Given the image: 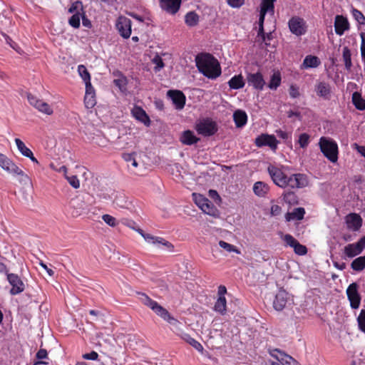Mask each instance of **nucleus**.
<instances>
[{
  "mask_svg": "<svg viewBox=\"0 0 365 365\" xmlns=\"http://www.w3.org/2000/svg\"><path fill=\"white\" fill-rule=\"evenodd\" d=\"M289 168L269 164L267 172L273 181L282 188L300 189L309 185V178L304 173H289Z\"/></svg>",
  "mask_w": 365,
  "mask_h": 365,
  "instance_id": "f257e3e1",
  "label": "nucleus"
},
{
  "mask_svg": "<svg viewBox=\"0 0 365 365\" xmlns=\"http://www.w3.org/2000/svg\"><path fill=\"white\" fill-rule=\"evenodd\" d=\"M195 62L199 71L208 78L214 79L220 76V65L212 54H198L195 58Z\"/></svg>",
  "mask_w": 365,
  "mask_h": 365,
  "instance_id": "f03ea898",
  "label": "nucleus"
},
{
  "mask_svg": "<svg viewBox=\"0 0 365 365\" xmlns=\"http://www.w3.org/2000/svg\"><path fill=\"white\" fill-rule=\"evenodd\" d=\"M140 299L144 305L150 308L157 315L170 324L177 325L180 324L179 321L172 317L166 309L160 305L156 301L150 298L147 294H140Z\"/></svg>",
  "mask_w": 365,
  "mask_h": 365,
  "instance_id": "7ed1b4c3",
  "label": "nucleus"
},
{
  "mask_svg": "<svg viewBox=\"0 0 365 365\" xmlns=\"http://www.w3.org/2000/svg\"><path fill=\"white\" fill-rule=\"evenodd\" d=\"M319 146L323 155L331 163L338 160L339 147L336 142L327 137H321L319 140Z\"/></svg>",
  "mask_w": 365,
  "mask_h": 365,
  "instance_id": "20e7f679",
  "label": "nucleus"
},
{
  "mask_svg": "<svg viewBox=\"0 0 365 365\" xmlns=\"http://www.w3.org/2000/svg\"><path fill=\"white\" fill-rule=\"evenodd\" d=\"M195 130L200 135L211 136L217 131V126L215 121L210 118H205L196 124Z\"/></svg>",
  "mask_w": 365,
  "mask_h": 365,
  "instance_id": "39448f33",
  "label": "nucleus"
},
{
  "mask_svg": "<svg viewBox=\"0 0 365 365\" xmlns=\"http://www.w3.org/2000/svg\"><path fill=\"white\" fill-rule=\"evenodd\" d=\"M132 21L124 16H120L115 22V28L120 36L128 38L131 35Z\"/></svg>",
  "mask_w": 365,
  "mask_h": 365,
  "instance_id": "423d86ee",
  "label": "nucleus"
},
{
  "mask_svg": "<svg viewBox=\"0 0 365 365\" xmlns=\"http://www.w3.org/2000/svg\"><path fill=\"white\" fill-rule=\"evenodd\" d=\"M7 280L11 286V289L10 290V294L11 295H16L24 291V283L16 274H7Z\"/></svg>",
  "mask_w": 365,
  "mask_h": 365,
  "instance_id": "0eeeda50",
  "label": "nucleus"
},
{
  "mask_svg": "<svg viewBox=\"0 0 365 365\" xmlns=\"http://www.w3.org/2000/svg\"><path fill=\"white\" fill-rule=\"evenodd\" d=\"M346 294L352 309H358L361 303V296L358 292L356 283H351L346 289Z\"/></svg>",
  "mask_w": 365,
  "mask_h": 365,
  "instance_id": "6e6552de",
  "label": "nucleus"
},
{
  "mask_svg": "<svg viewBox=\"0 0 365 365\" xmlns=\"http://www.w3.org/2000/svg\"><path fill=\"white\" fill-rule=\"evenodd\" d=\"M255 143L258 148L269 146L272 150H275L277 148L278 141L274 135L262 134L255 138Z\"/></svg>",
  "mask_w": 365,
  "mask_h": 365,
  "instance_id": "1a4fd4ad",
  "label": "nucleus"
},
{
  "mask_svg": "<svg viewBox=\"0 0 365 365\" xmlns=\"http://www.w3.org/2000/svg\"><path fill=\"white\" fill-rule=\"evenodd\" d=\"M288 24L290 31L297 36H302L306 33L305 22L299 16L292 17Z\"/></svg>",
  "mask_w": 365,
  "mask_h": 365,
  "instance_id": "9d476101",
  "label": "nucleus"
},
{
  "mask_svg": "<svg viewBox=\"0 0 365 365\" xmlns=\"http://www.w3.org/2000/svg\"><path fill=\"white\" fill-rule=\"evenodd\" d=\"M247 82L257 91H262L265 85V81L260 72L249 73L247 75Z\"/></svg>",
  "mask_w": 365,
  "mask_h": 365,
  "instance_id": "9b49d317",
  "label": "nucleus"
},
{
  "mask_svg": "<svg viewBox=\"0 0 365 365\" xmlns=\"http://www.w3.org/2000/svg\"><path fill=\"white\" fill-rule=\"evenodd\" d=\"M160 6L166 13L175 15L180 10L182 0H159Z\"/></svg>",
  "mask_w": 365,
  "mask_h": 365,
  "instance_id": "f8f14e48",
  "label": "nucleus"
},
{
  "mask_svg": "<svg viewBox=\"0 0 365 365\" xmlns=\"http://www.w3.org/2000/svg\"><path fill=\"white\" fill-rule=\"evenodd\" d=\"M289 299V294L284 289H280L275 295L273 307L277 311H282Z\"/></svg>",
  "mask_w": 365,
  "mask_h": 365,
  "instance_id": "ddd939ff",
  "label": "nucleus"
},
{
  "mask_svg": "<svg viewBox=\"0 0 365 365\" xmlns=\"http://www.w3.org/2000/svg\"><path fill=\"white\" fill-rule=\"evenodd\" d=\"M314 91L317 96L324 100H329L331 96V87L328 82L318 81L314 86Z\"/></svg>",
  "mask_w": 365,
  "mask_h": 365,
  "instance_id": "4468645a",
  "label": "nucleus"
},
{
  "mask_svg": "<svg viewBox=\"0 0 365 365\" xmlns=\"http://www.w3.org/2000/svg\"><path fill=\"white\" fill-rule=\"evenodd\" d=\"M271 356L275 358L282 365H299V363L292 356L285 354L278 349L271 352Z\"/></svg>",
  "mask_w": 365,
  "mask_h": 365,
  "instance_id": "2eb2a0df",
  "label": "nucleus"
},
{
  "mask_svg": "<svg viewBox=\"0 0 365 365\" xmlns=\"http://www.w3.org/2000/svg\"><path fill=\"white\" fill-rule=\"evenodd\" d=\"M168 96L172 100L176 109L181 110L184 108L186 98L182 91L178 90H170L168 91Z\"/></svg>",
  "mask_w": 365,
  "mask_h": 365,
  "instance_id": "dca6fc26",
  "label": "nucleus"
},
{
  "mask_svg": "<svg viewBox=\"0 0 365 365\" xmlns=\"http://www.w3.org/2000/svg\"><path fill=\"white\" fill-rule=\"evenodd\" d=\"M137 232L145 239L146 242L153 245H163L168 248H173V245L163 237H156L150 234L145 233L143 230L138 229Z\"/></svg>",
  "mask_w": 365,
  "mask_h": 365,
  "instance_id": "f3484780",
  "label": "nucleus"
},
{
  "mask_svg": "<svg viewBox=\"0 0 365 365\" xmlns=\"http://www.w3.org/2000/svg\"><path fill=\"white\" fill-rule=\"evenodd\" d=\"M349 29V24L346 17L336 15L334 21V29L337 35L341 36Z\"/></svg>",
  "mask_w": 365,
  "mask_h": 365,
  "instance_id": "a211bd4d",
  "label": "nucleus"
},
{
  "mask_svg": "<svg viewBox=\"0 0 365 365\" xmlns=\"http://www.w3.org/2000/svg\"><path fill=\"white\" fill-rule=\"evenodd\" d=\"M346 223L349 230H358L362 225V219L356 213L349 214L346 217Z\"/></svg>",
  "mask_w": 365,
  "mask_h": 365,
  "instance_id": "6ab92c4d",
  "label": "nucleus"
},
{
  "mask_svg": "<svg viewBox=\"0 0 365 365\" xmlns=\"http://www.w3.org/2000/svg\"><path fill=\"white\" fill-rule=\"evenodd\" d=\"M277 0H262L259 26L263 25L264 16L267 12H274V3Z\"/></svg>",
  "mask_w": 365,
  "mask_h": 365,
  "instance_id": "aec40b11",
  "label": "nucleus"
},
{
  "mask_svg": "<svg viewBox=\"0 0 365 365\" xmlns=\"http://www.w3.org/2000/svg\"><path fill=\"white\" fill-rule=\"evenodd\" d=\"M133 116L138 121L143 123L145 125L149 126L150 120L146 112L140 106H135L132 109Z\"/></svg>",
  "mask_w": 365,
  "mask_h": 365,
  "instance_id": "412c9836",
  "label": "nucleus"
},
{
  "mask_svg": "<svg viewBox=\"0 0 365 365\" xmlns=\"http://www.w3.org/2000/svg\"><path fill=\"white\" fill-rule=\"evenodd\" d=\"M180 140L183 145H192L197 143L200 138L195 135L192 131L187 130L182 132Z\"/></svg>",
  "mask_w": 365,
  "mask_h": 365,
  "instance_id": "4be33fe9",
  "label": "nucleus"
},
{
  "mask_svg": "<svg viewBox=\"0 0 365 365\" xmlns=\"http://www.w3.org/2000/svg\"><path fill=\"white\" fill-rule=\"evenodd\" d=\"M233 120L237 128H242L247 124V115L242 110H237L233 113Z\"/></svg>",
  "mask_w": 365,
  "mask_h": 365,
  "instance_id": "5701e85b",
  "label": "nucleus"
},
{
  "mask_svg": "<svg viewBox=\"0 0 365 365\" xmlns=\"http://www.w3.org/2000/svg\"><path fill=\"white\" fill-rule=\"evenodd\" d=\"M361 252L359 245L356 243L348 244L344 248V254L349 258H353Z\"/></svg>",
  "mask_w": 365,
  "mask_h": 365,
  "instance_id": "b1692460",
  "label": "nucleus"
},
{
  "mask_svg": "<svg viewBox=\"0 0 365 365\" xmlns=\"http://www.w3.org/2000/svg\"><path fill=\"white\" fill-rule=\"evenodd\" d=\"M305 215V210L303 207H297L291 212H287L285 215L286 220L289 222L291 220H301L304 218Z\"/></svg>",
  "mask_w": 365,
  "mask_h": 365,
  "instance_id": "393cba45",
  "label": "nucleus"
},
{
  "mask_svg": "<svg viewBox=\"0 0 365 365\" xmlns=\"http://www.w3.org/2000/svg\"><path fill=\"white\" fill-rule=\"evenodd\" d=\"M269 187L266 183L258 181L254 184L253 191L258 197H264L268 192Z\"/></svg>",
  "mask_w": 365,
  "mask_h": 365,
  "instance_id": "a878e982",
  "label": "nucleus"
},
{
  "mask_svg": "<svg viewBox=\"0 0 365 365\" xmlns=\"http://www.w3.org/2000/svg\"><path fill=\"white\" fill-rule=\"evenodd\" d=\"M321 64V61L317 56L309 55L303 61V67L305 68H317Z\"/></svg>",
  "mask_w": 365,
  "mask_h": 365,
  "instance_id": "bb28decb",
  "label": "nucleus"
},
{
  "mask_svg": "<svg viewBox=\"0 0 365 365\" xmlns=\"http://www.w3.org/2000/svg\"><path fill=\"white\" fill-rule=\"evenodd\" d=\"M228 84L232 89H240L245 86V81L241 74L235 75L228 81Z\"/></svg>",
  "mask_w": 365,
  "mask_h": 365,
  "instance_id": "cd10ccee",
  "label": "nucleus"
},
{
  "mask_svg": "<svg viewBox=\"0 0 365 365\" xmlns=\"http://www.w3.org/2000/svg\"><path fill=\"white\" fill-rule=\"evenodd\" d=\"M214 310L216 312L220 313L222 315H225L227 313V300L225 297H218L215 306Z\"/></svg>",
  "mask_w": 365,
  "mask_h": 365,
  "instance_id": "c85d7f7f",
  "label": "nucleus"
},
{
  "mask_svg": "<svg viewBox=\"0 0 365 365\" xmlns=\"http://www.w3.org/2000/svg\"><path fill=\"white\" fill-rule=\"evenodd\" d=\"M8 168H6V172L13 175H20L28 178L27 175L24 173V172L12 160H9Z\"/></svg>",
  "mask_w": 365,
  "mask_h": 365,
  "instance_id": "c756f323",
  "label": "nucleus"
},
{
  "mask_svg": "<svg viewBox=\"0 0 365 365\" xmlns=\"http://www.w3.org/2000/svg\"><path fill=\"white\" fill-rule=\"evenodd\" d=\"M181 338L198 351L202 352L203 351L202 345L194 338L191 337L190 334L186 333L182 334Z\"/></svg>",
  "mask_w": 365,
  "mask_h": 365,
  "instance_id": "7c9ffc66",
  "label": "nucleus"
},
{
  "mask_svg": "<svg viewBox=\"0 0 365 365\" xmlns=\"http://www.w3.org/2000/svg\"><path fill=\"white\" fill-rule=\"evenodd\" d=\"M342 58L345 68L347 71H350L352 67L351 53L350 49L347 46H344L343 48Z\"/></svg>",
  "mask_w": 365,
  "mask_h": 365,
  "instance_id": "2f4dec72",
  "label": "nucleus"
},
{
  "mask_svg": "<svg viewBox=\"0 0 365 365\" xmlns=\"http://www.w3.org/2000/svg\"><path fill=\"white\" fill-rule=\"evenodd\" d=\"M352 103L358 110H365V100L361 98V93L354 92L352 94Z\"/></svg>",
  "mask_w": 365,
  "mask_h": 365,
  "instance_id": "473e14b6",
  "label": "nucleus"
},
{
  "mask_svg": "<svg viewBox=\"0 0 365 365\" xmlns=\"http://www.w3.org/2000/svg\"><path fill=\"white\" fill-rule=\"evenodd\" d=\"M185 22L188 26H195L199 22V16L195 11H190L185 16Z\"/></svg>",
  "mask_w": 365,
  "mask_h": 365,
  "instance_id": "72a5a7b5",
  "label": "nucleus"
},
{
  "mask_svg": "<svg viewBox=\"0 0 365 365\" xmlns=\"http://www.w3.org/2000/svg\"><path fill=\"white\" fill-rule=\"evenodd\" d=\"M351 267L356 272H360L365 269V255L354 259L351 264Z\"/></svg>",
  "mask_w": 365,
  "mask_h": 365,
  "instance_id": "f704fd0d",
  "label": "nucleus"
},
{
  "mask_svg": "<svg viewBox=\"0 0 365 365\" xmlns=\"http://www.w3.org/2000/svg\"><path fill=\"white\" fill-rule=\"evenodd\" d=\"M281 74L279 71L274 72L270 78L268 87L272 90H276L281 84Z\"/></svg>",
  "mask_w": 365,
  "mask_h": 365,
  "instance_id": "c9c22d12",
  "label": "nucleus"
},
{
  "mask_svg": "<svg viewBox=\"0 0 365 365\" xmlns=\"http://www.w3.org/2000/svg\"><path fill=\"white\" fill-rule=\"evenodd\" d=\"M34 108H36L38 111L49 115H51L53 112L50 105L40 99L38 100V103H36V106H35Z\"/></svg>",
  "mask_w": 365,
  "mask_h": 365,
  "instance_id": "e433bc0d",
  "label": "nucleus"
},
{
  "mask_svg": "<svg viewBox=\"0 0 365 365\" xmlns=\"http://www.w3.org/2000/svg\"><path fill=\"white\" fill-rule=\"evenodd\" d=\"M201 210L203 212L211 216H215L217 212V209L210 200L209 202L205 203Z\"/></svg>",
  "mask_w": 365,
  "mask_h": 365,
  "instance_id": "4c0bfd02",
  "label": "nucleus"
},
{
  "mask_svg": "<svg viewBox=\"0 0 365 365\" xmlns=\"http://www.w3.org/2000/svg\"><path fill=\"white\" fill-rule=\"evenodd\" d=\"M81 16H82V12L75 13L68 19V24L74 29H78L81 26Z\"/></svg>",
  "mask_w": 365,
  "mask_h": 365,
  "instance_id": "58836bf2",
  "label": "nucleus"
},
{
  "mask_svg": "<svg viewBox=\"0 0 365 365\" xmlns=\"http://www.w3.org/2000/svg\"><path fill=\"white\" fill-rule=\"evenodd\" d=\"M15 143L17 146L18 150L24 156L26 157L30 155L31 150L26 146L24 143L19 138L15 139Z\"/></svg>",
  "mask_w": 365,
  "mask_h": 365,
  "instance_id": "ea45409f",
  "label": "nucleus"
},
{
  "mask_svg": "<svg viewBox=\"0 0 365 365\" xmlns=\"http://www.w3.org/2000/svg\"><path fill=\"white\" fill-rule=\"evenodd\" d=\"M113 83L115 86H117L121 91H124L126 90V86L128 83L127 78L123 75H120L118 78H115L113 80Z\"/></svg>",
  "mask_w": 365,
  "mask_h": 365,
  "instance_id": "a19ab883",
  "label": "nucleus"
},
{
  "mask_svg": "<svg viewBox=\"0 0 365 365\" xmlns=\"http://www.w3.org/2000/svg\"><path fill=\"white\" fill-rule=\"evenodd\" d=\"M84 104L87 108H93L96 104V94H85Z\"/></svg>",
  "mask_w": 365,
  "mask_h": 365,
  "instance_id": "79ce46f5",
  "label": "nucleus"
},
{
  "mask_svg": "<svg viewBox=\"0 0 365 365\" xmlns=\"http://www.w3.org/2000/svg\"><path fill=\"white\" fill-rule=\"evenodd\" d=\"M78 72L84 83L91 81V75L84 65L78 66Z\"/></svg>",
  "mask_w": 365,
  "mask_h": 365,
  "instance_id": "37998d69",
  "label": "nucleus"
},
{
  "mask_svg": "<svg viewBox=\"0 0 365 365\" xmlns=\"http://www.w3.org/2000/svg\"><path fill=\"white\" fill-rule=\"evenodd\" d=\"M80 11L81 12L84 11L83 3L81 1H76L73 2L68 9V13L73 14L75 13L80 12Z\"/></svg>",
  "mask_w": 365,
  "mask_h": 365,
  "instance_id": "c03bdc74",
  "label": "nucleus"
},
{
  "mask_svg": "<svg viewBox=\"0 0 365 365\" xmlns=\"http://www.w3.org/2000/svg\"><path fill=\"white\" fill-rule=\"evenodd\" d=\"M193 200L195 204L201 209L206 202H209V200L201 194L193 193Z\"/></svg>",
  "mask_w": 365,
  "mask_h": 365,
  "instance_id": "a18cd8bd",
  "label": "nucleus"
},
{
  "mask_svg": "<svg viewBox=\"0 0 365 365\" xmlns=\"http://www.w3.org/2000/svg\"><path fill=\"white\" fill-rule=\"evenodd\" d=\"M352 16L354 19L361 25H365V16L364 14L356 9L351 10Z\"/></svg>",
  "mask_w": 365,
  "mask_h": 365,
  "instance_id": "49530a36",
  "label": "nucleus"
},
{
  "mask_svg": "<svg viewBox=\"0 0 365 365\" xmlns=\"http://www.w3.org/2000/svg\"><path fill=\"white\" fill-rule=\"evenodd\" d=\"M284 200L289 203L293 204L297 202V195L292 191H286L282 194Z\"/></svg>",
  "mask_w": 365,
  "mask_h": 365,
  "instance_id": "de8ad7c7",
  "label": "nucleus"
},
{
  "mask_svg": "<svg viewBox=\"0 0 365 365\" xmlns=\"http://www.w3.org/2000/svg\"><path fill=\"white\" fill-rule=\"evenodd\" d=\"M359 329L365 333V309H361L357 317Z\"/></svg>",
  "mask_w": 365,
  "mask_h": 365,
  "instance_id": "09e8293b",
  "label": "nucleus"
},
{
  "mask_svg": "<svg viewBox=\"0 0 365 365\" xmlns=\"http://www.w3.org/2000/svg\"><path fill=\"white\" fill-rule=\"evenodd\" d=\"M135 153H123L122 158L128 163H131V165L136 168L138 167V163L135 159Z\"/></svg>",
  "mask_w": 365,
  "mask_h": 365,
  "instance_id": "8fccbe9b",
  "label": "nucleus"
},
{
  "mask_svg": "<svg viewBox=\"0 0 365 365\" xmlns=\"http://www.w3.org/2000/svg\"><path fill=\"white\" fill-rule=\"evenodd\" d=\"M152 61L155 65L154 67V70L155 72L160 71L165 66L162 58L158 55L155 56L153 58Z\"/></svg>",
  "mask_w": 365,
  "mask_h": 365,
  "instance_id": "3c124183",
  "label": "nucleus"
},
{
  "mask_svg": "<svg viewBox=\"0 0 365 365\" xmlns=\"http://www.w3.org/2000/svg\"><path fill=\"white\" fill-rule=\"evenodd\" d=\"M298 143L302 148H305L309 143V135L307 133H302L298 140Z\"/></svg>",
  "mask_w": 365,
  "mask_h": 365,
  "instance_id": "603ef678",
  "label": "nucleus"
},
{
  "mask_svg": "<svg viewBox=\"0 0 365 365\" xmlns=\"http://www.w3.org/2000/svg\"><path fill=\"white\" fill-rule=\"evenodd\" d=\"M102 219L107 225H108L110 227H114L118 225L117 220L114 217L108 214L103 215L102 216Z\"/></svg>",
  "mask_w": 365,
  "mask_h": 365,
  "instance_id": "864d4df0",
  "label": "nucleus"
},
{
  "mask_svg": "<svg viewBox=\"0 0 365 365\" xmlns=\"http://www.w3.org/2000/svg\"><path fill=\"white\" fill-rule=\"evenodd\" d=\"M219 245L220 247L223 248L224 250H225L226 251H227L229 252H235L236 253L240 252L235 246H234L231 244H229L223 240H220L219 242Z\"/></svg>",
  "mask_w": 365,
  "mask_h": 365,
  "instance_id": "5fc2aeb1",
  "label": "nucleus"
},
{
  "mask_svg": "<svg viewBox=\"0 0 365 365\" xmlns=\"http://www.w3.org/2000/svg\"><path fill=\"white\" fill-rule=\"evenodd\" d=\"M284 241L286 243V245L289 246L292 248H294L296 246V245L299 242L293 236L289 234L284 235Z\"/></svg>",
  "mask_w": 365,
  "mask_h": 365,
  "instance_id": "6e6d98bb",
  "label": "nucleus"
},
{
  "mask_svg": "<svg viewBox=\"0 0 365 365\" xmlns=\"http://www.w3.org/2000/svg\"><path fill=\"white\" fill-rule=\"evenodd\" d=\"M66 178L67 179L69 184L76 189L80 187V181L76 175L67 176L66 175Z\"/></svg>",
  "mask_w": 365,
  "mask_h": 365,
  "instance_id": "4d7b16f0",
  "label": "nucleus"
},
{
  "mask_svg": "<svg viewBox=\"0 0 365 365\" xmlns=\"http://www.w3.org/2000/svg\"><path fill=\"white\" fill-rule=\"evenodd\" d=\"M294 251L297 255H304L307 253V248L306 246L298 242L294 247Z\"/></svg>",
  "mask_w": 365,
  "mask_h": 365,
  "instance_id": "13d9d810",
  "label": "nucleus"
},
{
  "mask_svg": "<svg viewBox=\"0 0 365 365\" xmlns=\"http://www.w3.org/2000/svg\"><path fill=\"white\" fill-rule=\"evenodd\" d=\"M9 160L6 155L0 153V167L5 171L8 168Z\"/></svg>",
  "mask_w": 365,
  "mask_h": 365,
  "instance_id": "bf43d9fd",
  "label": "nucleus"
},
{
  "mask_svg": "<svg viewBox=\"0 0 365 365\" xmlns=\"http://www.w3.org/2000/svg\"><path fill=\"white\" fill-rule=\"evenodd\" d=\"M289 93L290 97L292 98H298L300 95L299 88L294 85L290 86L289 89Z\"/></svg>",
  "mask_w": 365,
  "mask_h": 365,
  "instance_id": "052dcab7",
  "label": "nucleus"
},
{
  "mask_svg": "<svg viewBox=\"0 0 365 365\" xmlns=\"http://www.w3.org/2000/svg\"><path fill=\"white\" fill-rule=\"evenodd\" d=\"M5 39L7 43L10 45V46L16 51L18 53H20V47L18 44L14 42L9 36L5 35Z\"/></svg>",
  "mask_w": 365,
  "mask_h": 365,
  "instance_id": "680f3d73",
  "label": "nucleus"
},
{
  "mask_svg": "<svg viewBox=\"0 0 365 365\" xmlns=\"http://www.w3.org/2000/svg\"><path fill=\"white\" fill-rule=\"evenodd\" d=\"M227 4L232 8H239L243 5L245 0H227Z\"/></svg>",
  "mask_w": 365,
  "mask_h": 365,
  "instance_id": "e2e57ef3",
  "label": "nucleus"
},
{
  "mask_svg": "<svg viewBox=\"0 0 365 365\" xmlns=\"http://www.w3.org/2000/svg\"><path fill=\"white\" fill-rule=\"evenodd\" d=\"M81 19H82V24H83V26L88 28V29H91L92 27L91 21L86 17L85 11L82 12Z\"/></svg>",
  "mask_w": 365,
  "mask_h": 365,
  "instance_id": "0e129e2a",
  "label": "nucleus"
},
{
  "mask_svg": "<svg viewBox=\"0 0 365 365\" xmlns=\"http://www.w3.org/2000/svg\"><path fill=\"white\" fill-rule=\"evenodd\" d=\"M27 99L30 105L34 107L36 106V103H38V101L39 100L36 96L32 95L31 93L27 94Z\"/></svg>",
  "mask_w": 365,
  "mask_h": 365,
  "instance_id": "69168bd1",
  "label": "nucleus"
},
{
  "mask_svg": "<svg viewBox=\"0 0 365 365\" xmlns=\"http://www.w3.org/2000/svg\"><path fill=\"white\" fill-rule=\"evenodd\" d=\"M354 149H355L360 155L365 158V146L359 145L357 143L352 145Z\"/></svg>",
  "mask_w": 365,
  "mask_h": 365,
  "instance_id": "338daca9",
  "label": "nucleus"
},
{
  "mask_svg": "<svg viewBox=\"0 0 365 365\" xmlns=\"http://www.w3.org/2000/svg\"><path fill=\"white\" fill-rule=\"evenodd\" d=\"M361 56L362 61L365 63V38L361 35Z\"/></svg>",
  "mask_w": 365,
  "mask_h": 365,
  "instance_id": "774afa93",
  "label": "nucleus"
}]
</instances>
